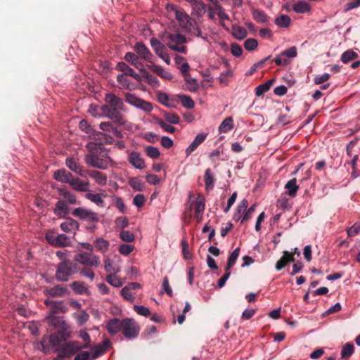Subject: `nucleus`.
Returning <instances> with one entry per match:
<instances>
[{
    "label": "nucleus",
    "mask_w": 360,
    "mask_h": 360,
    "mask_svg": "<svg viewBox=\"0 0 360 360\" xmlns=\"http://www.w3.org/2000/svg\"><path fill=\"white\" fill-rule=\"evenodd\" d=\"M105 103L101 108L103 116L118 126L125 125L127 121L122 112L125 108L122 100L114 94H107L105 96Z\"/></svg>",
    "instance_id": "nucleus-1"
},
{
    "label": "nucleus",
    "mask_w": 360,
    "mask_h": 360,
    "mask_svg": "<svg viewBox=\"0 0 360 360\" xmlns=\"http://www.w3.org/2000/svg\"><path fill=\"white\" fill-rule=\"evenodd\" d=\"M175 15L176 20L184 30L193 35L201 37L205 41H207V35L203 36L202 34V32L197 25L195 20L192 19L186 12L177 10L176 11Z\"/></svg>",
    "instance_id": "nucleus-2"
},
{
    "label": "nucleus",
    "mask_w": 360,
    "mask_h": 360,
    "mask_svg": "<svg viewBox=\"0 0 360 360\" xmlns=\"http://www.w3.org/2000/svg\"><path fill=\"white\" fill-rule=\"evenodd\" d=\"M79 267L73 260H65L58 264L55 277L58 281L67 282L70 277L78 273Z\"/></svg>",
    "instance_id": "nucleus-3"
},
{
    "label": "nucleus",
    "mask_w": 360,
    "mask_h": 360,
    "mask_svg": "<svg viewBox=\"0 0 360 360\" xmlns=\"http://www.w3.org/2000/svg\"><path fill=\"white\" fill-rule=\"evenodd\" d=\"M162 41L172 50L179 53H186V47L183 45L186 42V38L179 33H165L161 37Z\"/></svg>",
    "instance_id": "nucleus-4"
},
{
    "label": "nucleus",
    "mask_w": 360,
    "mask_h": 360,
    "mask_svg": "<svg viewBox=\"0 0 360 360\" xmlns=\"http://www.w3.org/2000/svg\"><path fill=\"white\" fill-rule=\"evenodd\" d=\"M140 332V326L138 323L131 318L123 319L122 333L127 339H134L138 337Z\"/></svg>",
    "instance_id": "nucleus-5"
},
{
    "label": "nucleus",
    "mask_w": 360,
    "mask_h": 360,
    "mask_svg": "<svg viewBox=\"0 0 360 360\" xmlns=\"http://www.w3.org/2000/svg\"><path fill=\"white\" fill-rule=\"evenodd\" d=\"M74 261L87 266H98L100 264V257L92 252H82L75 255Z\"/></svg>",
    "instance_id": "nucleus-6"
},
{
    "label": "nucleus",
    "mask_w": 360,
    "mask_h": 360,
    "mask_svg": "<svg viewBox=\"0 0 360 360\" xmlns=\"http://www.w3.org/2000/svg\"><path fill=\"white\" fill-rule=\"evenodd\" d=\"M89 152L85 157V161L91 160L94 155L96 158H105L108 155V151L102 143H89L86 146Z\"/></svg>",
    "instance_id": "nucleus-7"
},
{
    "label": "nucleus",
    "mask_w": 360,
    "mask_h": 360,
    "mask_svg": "<svg viewBox=\"0 0 360 360\" xmlns=\"http://www.w3.org/2000/svg\"><path fill=\"white\" fill-rule=\"evenodd\" d=\"M126 101L145 112H149L153 110V105L150 103L132 94H126Z\"/></svg>",
    "instance_id": "nucleus-8"
},
{
    "label": "nucleus",
    "mask_w": 360,
    "mask_h": 360,
    "mask_svg": "<svg viewBox=\"0 0 360 360\" xmlns=\"http://www.w3.org/2000/svg\"><path fill=\"white\" fill-rule=\"evenodd\" d=\"M134 51L137 53L140 59L150 64L153 63L154 56L143 42H136L134 46Z\"/></svg>",
    "instance_id": "nucleus-9"
},
{
    "label": "nucleus",
    "mask_w": 360,
    "mask_h": 360,
    "mask_svg": "<svg viewBox=\"0 0 360 360\" xmlns=\"http://www.w3.org/2000/svg\"><path fill=\"white\" fill-rule=\"evenodd\" d=\"M81 349L83 348L82 347V344L79 341H70L60 349L58 358L62 359L64 357L71 356L79 352Z\"/></svg>",
    "instance_id": "nucleus-10"
},
{
    "label": "nucleus",
    "mask_w": 360,
    "mask_h": 360,
    "mask_svg": "<svg viewBox=\"0 0 360 360\" xmlns=\"http://www.w3.org/2000/svg\"><path fill=\"white\" fill-rule=\"evenodd\" d=\"M81 349L83 348L82 347V344L79 341H70L60 349L58 358L62 359L64 357L71 356L79 352Z\"/></svg>",
    "instance_id": "nucleus-11"
},
{
    "label": "nucleus",
    "mask_w": 360,
    "mask_h": 360,
    "mask_svg": "<svg viewBox=\"0 0 360 360\" xmlns=\"http://www.w3.org/2000/svg\"><path fill=\"white\" fill-rule=\"evenodd\" d=\"M75 217L79 218L82 220H87L90 222L98 221L97 214L90 210H85L82 207L75 208L72 213Z\"/></svg>",
    "instance_id": "nucleus-12"
},
{
    "label": "nucleus",
    "mask_w": 360,
    "mask_h": 360,
    "mask_svg": "<svg viewBox=\"0 0 360 360\" xmlns=\"http://www.w3.org/2000/svg\"><path fill=\"white\" fill-rule=\"evenodd\" d=\"M111 162L112 160L109 155L105 156V158H96L94 155L91 160L86 161L88 165L100 169H107Z\"/></svg>",
    "instance_id": "nucleus-13"
},
{
    "label": "nucleus",
    "mask_w": 360,
    "mask_h": 360,
    "mask_svg": "<svg viewBox=\"0 0 360 360\" xmlns=\"http://www.w3.org/2000/svg\"><path fill=\"white\" fill-rule=\"evenodd\" d=\"M60 226L63 231L67 233H72L75 236L79 228V224L76 220L68 217L60 224Z\"/></svg>",
    "instance_id": "nucleus-14"
},
{
    "label": "nucleus",
    "mask_w": 360,
    "mask_h": 360,
    "mask_svg": "<svg viewBox=\"0 0 360 360\" xmlns=\"http://www.w3.org/2000/svg\"><path fill=\"white\" fill-rule=\"evenodd\" d=\"M111 342L109 340H105L102 344H98L93 348H91L92 354L91 359H95L101 355L105 353V352L110 347Z\"/></svg>",
    "instance_id": "nucleus-15"
},
{
    "label": "nucleus",
    "mask_w": 360,
    "mask_h": 360,
    "mask_svg": "<svg viewBox=\"0 0 360 360\" xmlns=\"http://www.w3.org/2000/svg\"><path fill=\"white\" fill-rule=\"evenodd\" d=\"M116 69L122 72L124 75H129L132 77L137 82H141L142 80V77L136 73L132 68H131L127 63L124 62L118 63L116 66Z\"/></svg>",
    "instance_id": "nucleus-16"
},
{
    "label": "nucleus",
    "mask_w": 360,
    "mask_h": 360,
    "mask_svg": "<svg viewBox=\"0 0 360 360\" xmlns=\"http://www.w3.org/2000/svg\"><path fill=\"white\" fill-rule=\"evenodd\" d=\"M122 324L123 319L120 320L117 318L110 319L107 323V329L108 333L113 335L117 334L118 332L122 331Z\"/></svg>",
    "instance_id": "nucleus-17"
},
{
    "label": "nucleus",
    "mask_w": 360,
    "mask_h": 360,
    "mask_svg": "<svg viewBox=\"0 0 360 360\" xmlns=\"http://www.w3.org/2000/svg\"><path fill=\"white\" fill-rule=\"evenodd\" d=\"M69 184L72 188L78 192H86L89 189V181H84L80 180L79 178L73 177L71 179Z\"/></svg>",
    "instance_id": "nucleus-18"
},
{
    "label": "nucleus",
    "mask_w": 360,
    "mask_h": 360,
    "mask_svg": "<svg viewBox=\"0 0 360 360\" xmlns=\"http://www.w3.org/2000/svg\"><path fill=\"white\" fill-rule=\"evenodd\" d=\"M66 294H68L67 288L60 285L50 288L46 290V295L51 297H63Z\"/></svg>",
    "instance_id": "nucleus-19"
},
{
    "label": "nucleus",
    "mask_w": 360,
    "mask_h": 360,
    "mask_svg": "<svg viewBox=\"0 0 360 360\" xmlns=\"http://www.w3.org/2000/svg\"><path fill=\"white\" fill-rule=\"evenodd\" d=\"M207 134L201 133L198 134L193 142L188 146V147L186 149V156H189L193 151H195L197 148L207 138Z\"/></svg>",
    "instance_id": "nucleus-20"
},
{
    "label": "nucleus",
    "mask_w": 360,
    "mask_h": 360,
    "mask_svg": "<svg viewBox=\"0 0 360 360\" xmlns=\"http://www.w3.org/2000/svg\"><path fill=\"white\" fill-rule=\"evenodd\" d=\"M69 207L65 200H60L56 202L53 210L54 214L59 218L64 217L69 214Z\"/></svg>",
    "instance_id": "nucleus-21"
},
{
    "label": "nucleus",
    "mask_w": 360,
    "mask_h": 360,
    "mask_svg": "<svg viewBox=\"0 0 360 360\" xmlns=\"http://www.w3.org/2000/svg\"><path fill=\"white\" fill-rule=\"evenodd\" d=\"M295 258L288 251H283V256L276 262V269L280 271L285 267L290 262H295Z\"/></svg>",
    "instance_id": "nucleus-22"
},
{
    "label": "nucleus",
    "mask_w": 360,
    "mask_h": 360,
    "mask_svg": "<svg viewBox=\"0 0 360 360\" xmlns=\"http://www.w3.org/2000/svg\"><path fill=\"white\" fill-rule=\"evenodd\" d=\"M66 166L75 173L83 176V167L78 162V161L72 157L68 158L65 162Z\"/></svg>",
    "instance_id": "nucleus-23"
},
{
    "label": "nucleus",
    "mask_w": 360,
    "mask_h": 360,
    "mask_svg": "<svg viewBox=\"0 0 360 360\" xmlns=\"http://www.w3.org/2000/svg\"><path fill=\"white\" fill-rule=\"evenodd\" d=\"M205 207V199L204 196L199 193L195 201V216L198 219H200L202 217Z\"/></svg>",
    "instance_id": "nucleus-24"
},
{
    "label": "nucleus",
    "mask_w": 360,
    "mask_h": 360,
    "mask_svg": "<svg viewBox=\"0 0 360 360\" xmlns=\"http://www.w3.org/2000/svg\"><path fill=\"white\" fill-rule=\"evenodd\" d=\"M73 177V175L65 169H58L53 174V178L62 183L69 184Z\"/></svg>",
    "instance_id": "nucleus-25"
},
{
    "label": "nucleus",
    "mask_w": 360,
    "mask_h": 360,
    "mask_svg": "<svg viewBox=\"0 0 360 360\" xmlns=\"http://www.w3.org/2000/svg\"><path fill=\"white\" fill-rule=\"evenodd\" d=\"M129 162L136 168L142 169L146 167L144 160L138 152H132L129 156Z\"/></svg>",
    "instance_id": "nucleus-26"
},
{
    "label": "nucleus",
    "mask_w": 360,
    "mask_h": 360,
    "mask_svg": "<svg viewBox=\"0 0 360 360\" xmlns=\"http://www.w3.org/2000/svg\"><path fill=\"white\" fill-rule=\"evenodd\" d=\"M58 193L65 200L66 203H69L70 205H75L77 203L75 195L67 190L65 188H58Z\"/></svg>",
    "instance_id": "nucleus-27"
},
{
    "label": "nucleus",
    "mask_w": 360,
    "mask_h": 360,
    "mask_svg": "<svg viewBox=\"0 0 360 360\" xmlns=\"http://www.w3.org/2000/svg\"><path fill=\"white\" fill-rule=\"evenodd\" d=\"M148 68L153 72L156 73L158 76L164 79L170 80L172 79V75L161 66L157 65L154 63L148 65Z\"/></svg>",
    "instance_id": "nucleus-28"
},
{
    "label": "nucleus",
    "mask_w": 360,
    "mask_h": 360,
    "mask_svg": "<svg viewBox=\"0 0 360 360\" xmlns=\"http://www.w3.org/2000/svg\"><path fill=\"white\" fill-rule=\"evenodd\" d=\"M285 193L291 198L297 195L299 186L297 184V179L293 178L289 180L285 185Z\"/></svg>",
    "instance_id": "nucleus-29"
},
{
    "label": "nucleus",
    "mask_w": 360,
    "mask_h": 360,
    "mask_svg": "<svg viewBox=\"0 0 360 360\" xmlns=\"http://www.w3.org/2000/svg\"><path fill=\"white\" fill-rule=\"evenodd\" d=\"M150 44L152 49L158 56L166 52V46L158 39L155 37L151 38L150 39Z\"/></svg>",
    "instance_id": "nucleus-30"
},
{
    "label": "nucleus",
    "mask_w": 360,
    "mask_h": 360,
    "mask_svg": "<svg viewBox=\"0 0 360 360\" xmlns=\"http://www.w3.org/2000/svg\"><path fill=\"white\" fill-rule=\"evenodd\" d=\"M89 175L94 179L98 184L101 186L106 185L107 176L103 172L97 170H92L89 172Z\"/></svg>",
    "instance_id": "nucleus-31"
},
{
    "label": "nucleus",
    "mask_w": 360,
    "mask_h": 360,
    "mask_svg": "<svg viewBox=\"0 0 360 360\" xmlns=\"http://www.w3.org/2000/svg\"><path fill=\"white\" fill-rule=\"evenodd\" d=\"M253 19L258 23H268L270 18L265 13V12L260 9H253L252 11Z\"/></svg>",
    "instance_id": "nucleus-32"
},
{
    "label": "nucleus",
    "mask_w": 360,
    "mask_h": 360,
    "mask_svg": "<svg viewBox=\"0 0 360 360\" xmlns=\"http://www.w3.org/2000/svg\"><path fill=\"white\" fill-rule=\"evenodd\" d=\"M68 308L64 304L63 301H55L51 302V314H56L59 313H65Z\"/></svg>",
    "instance_id": "nucleus-33"
},
{
    "label": "nucleus",
    "mask_w": 360,
    "mask_h": 360,
    "mask_svg": "<svg viewBox=\"0 0 360 360\" xmlns=\"http://www.w3.org/2000/svg\"><path fill=\"white\" fill-rule=\"evenodd\" d=\"M233 118L231 117H226L219 127V131L221 133H226L233 128Z\"/></svg>",
    "instance_id": "nucleus-34"
},
{
    "label": "nucleus",
    "mask_w": 360,
    "mask_h": 360,
    "mask_svg": "<svg viewBox=\"0 0 360 360\" xmlns=\"http://www.w3.org/2000/svg\"><path fill=\"white\" fill-rule=\"evenodd\" d=\"M72 290L77 294H85L88 292V288L85 283L82 281H74L70 285Z\"/></svg>",
    "instance_id": "nucleus-35"
},
{
    "label": "nucleus",
    "mask_w": 360,
    "mask_h": 360,
    "mask_svg": "<svg viewBox=\"0 0 360 360\" xmlns=\"http://www.w3.org/2000/svg\"><path fill=\"white\" fill-rule=\"evenodd\" d=\"M46 320L50 326L61 327L63 329H66V323L63 321H61L58 317L54 316V314H51L50 316L46 318Z\"/></svg>",
    "instance_id": "nucleus-36"
},
{
    "label": "nucleus",
    "mask_w": 360,
    "mask_h": 360,
    "mask_svg": "<svg viewBox=\"0 0 360 360\" xmlns=\"http://www.w3.org/2000/svg\"><path fill=\"white\" fill-rule=\"evenodd\" d=\"M56 241V247L64 248L71 245V241L65 234H57Z\"/></svg>",
    "instance_id": "nucleus-37"
},
{
    "label": "nucleus",
    "mask_w": 360,
    "mask_h": 360,
    "mask_svg": "<svg viewBox=\"0 0 360 360\" xmlns=\"http://www.w3.org/2000/svg\"><path fill=\"white\" fill-rule=\"evenodd\" d=\"M273 83H274V80L269 79V80L266 81V82L257 86L255 89V94L257 96H260L263 95L264 93L267 92L270 89Z\"/></svg>",
    "instance_id": "nucleus-38"
},
{
    "label": "nucleus",
    "mask_w": 360,
    "mask_h": 360,
    "mask_svg": "<svg viewBox=\"0 0 360 360\" xmlns=\"http://www.w3.org/2000/svg\"><path fill=\"white\" fill-rule=\"evenodd\" d=\"M94 244L96 250L102 253L106 252L110 246L109 242L102 238H97L95 240Z\"/></svg>",
    "instance_id": "nucleus-39"
},
{
    "label": "nucleus",
    "mask_w": 360,
    "mask_h": 360,
    "mask_svg": "<svg viewBox=\"0 0 360 360\" xmlns=\"http://www.w3.org/2000/svg\"><path fill=\"white\" fill-rule=\"evenodd\" d=\"M64 339V333L60 331L56 333H53L49 337V341L52 346L60 345Z\"/></svg>",
    "instance_id": "nucleus-40"
},
{
    "label": "nucleus",
    "mask_w": 360,
    "mask_h": 360,
    "mask_svg": "<svg viewBox=\"0 0 360 360\" xmlns=\"http://www.w3.org/2000/svg\"><path fill=\"white\" fill-rule=\"evenodd\" d=\"M290 23L291 19L287 15H281L275 19V24L279 27H288Z\"/></svg>",
    "instance_id": "nucleus-41"
},
{
    "label": "nucleus",
    "mask_w": 360,
    "mask_h": 360,
    "mask_svg": "<svg viewBox=\"0 0 360 360\" xmlns=\"http://www.w3.org/2000/svg\"><path fill=\"white\" fill-rule=\"evenodd\" d=\"M186 89L191 92H195L199 89V85L196 79H193L191 76H186L184 78Z\"/></svg>",
    "instance_id": "nucleus-42"
},
{
    "label": "nucleus",
    "mask_w": 360,
    "mask_h": 360,
    "mask_svg": "<svg viewBox=\"0 0 360 360\" xmlns=\"http://www.w3.org/2000/svg\"><path fill=\"white\" fill-rule=\"evenodd\" d=\"M354 345L351 342L346 343L341 351V357L343 359H348L354 353Z\"/></svg>",
    "instance_id": "nucleus-43"
},
{
    "label": "nucleus",
    "mask_w": 360,
    "mask_h": 360,
    "mask_svg": "<svg viewBox=\"0 0 360 360\" xmlns=\"http://www.w3.org/2000/svg\"><path fill=\"white\" fill-rule=\"evenodd\" d=\"M129 184L133 189L137 191H142L145 188L144 183L137 177L131 178L129 180Z\"/></svg>",
    "instance_id": "nucleus-44"
},
{
    "label": "nucleus",
    "mask_w": 360,
    "mask_h": 360,
    "mask_svg": "<svg viewBox=\"0 0 360 360\" xmlns=\"http://www.w3.org/2000/svg\"><path fill=\"white\" fill-rule=\"evenodd\" d=\"M292 9L297 13H304L309 11V5L305 1H300L293 5Z\"/></svg>",
    "instance_id": "nucleus-45"
},
{
    "label": "nucleus",
    "mask_w": 360,
    "mask_h": 360,
    "mask_svg": "<svg viewBox=\"0 0 360 360\" xmlns=\"http://www.w3.org/2000/svg\"><path fill=\"white\" fill-rule=\"evenodd\" d=\"M239 253H240V248H236L231 252V254L229 257V259H228V261H227V264H226L225 270H230V269L234 265L237 258L239 256Z\"/></svg>",
    "instance_id": "nucleus-46"
},
{
    "label": "nucleus",
    "mask_w": 360,
    "mask_h": 360,
    "mask_svg": "<svg viewBox=\"0 0 360 360\" xmlns=\"http://www.w3.org/2000/svg\"><path fill=\"white\" fill-rule=\"evenodd\" d=\"M206 189H212L214 186V179L210 168L207 169L204 176Z\"/></svg>",
    "instance_id": "nucleus-47"
},
{
    "label": "nucleus",
    "mask_w": 360,
    "mask_h": 360,
    "mask_svg": "<svg viewBox=\"0 0 360 360\" xmlns=\"http://www.w3.org/2000/svg\"><path fill=\"white\" fill-rule=\"evenodd\" d=\"M358 57V54L352 50H347L345 51L341 56V60L344 63H347L356 59Z\"/></svg>",
    "instance_id": "nucleus-48"
},
{
    "label": "nucleus",
    "mask_w": 360,
    "mask_h": 360,
    "mask_svg": "<svg viewBox=\"0 0 360 360\" xmlns=\"http://www.w3.org/2000/svg\"><path fill=\"white\" fill-rule=\"evenodd\" d=\"M85 198L91 202L96 203L97 205L103 207L104 201L101 198L100 194L88 193L85 195Z\"/></svg>",
    "instance_id": "nucleus-49"
},
{
    "label": "nucleus",
    "mask_w": 360,
    "mask_h": 360,
    "mask_svg": "<svg viewBox=\"0 0 360 360\" xmlns=\"http://www.w3.org/2000/svg\"><path fill=\"white\" fill-rule=\"evenodd\" d=\"M179 98L181 100V104L184 108L192 109L195 106V103L193 99L186 95H180Z\"/></svg>",
    "instance_id": "nucleus-50"
},
{
    "label": "nucleus",
    "mask_w": 360,
    "mask_h": 360,
    "mask_svg": "<svg viewBox=\"0 0 360 360\" xmlns=\"http://www.w3.org/2000/svg\"><path fill=\"white\" fill-rule=\"evenodd\" d=\"M115 274H110L106 276V281L114 287H120L123 283L115 275Z\"/></svg>",
    "instance_id": "nucleus-51"
},
{
    "label": "nucleus",
    "mask_w": 360,
    "mask_h": 360,
    "mask_svg": "<svg viewBox=\"0 0 360 360\" xmlns=\"http://www.w3.org/2000/svg\"><path fill=\"white\" fill-rule=\"evenodd\" d=\"M79 337L84 341V343L82 344V347L83 349L91 348V340L90 335H89V333L87 332L84 331V330L80 331L79 334Z\"/></svg>",
    "instance_id": "nucleus-52"
},
{
    "label": "nucleus",
    "mask_w": 360,
    "mask_h": 360,
    "mask_svg": "<svg viewBox=\"0 0 360 360\" xmlns=\"http://www.w3.org/2000/svg\"><path fill=\"white\" fill-rule=\"evenodd\" d=\"M143 77L146 82H147L148 84L151 85L153 87H156L159 86V81L155 76L152 75L151 74L147 72H145L144 75H143Z\"/></svg>",
    "instance_id": "nucleus-53"
},
{
    "label": "nucleus",
    "mask_w": 360,
    "mask_h": 360,
    "mask_svg": "<svg viewBox=\"0 0 360 360\" xmlns=\"http://www.w3.org/2000/svg\"><path fill=\"white\" fill-rule=\"evenodd\" d=\"M57 232L54 230H49L45 235V239L49 244L56 247V238L57 237Z\"/></svg>",
    "instance_id": "nucleus-54"
},
{
    "label": "nucleus",
    "mask_w": 360,
    "mask_h": 360,
    "mask_svg": "<svg viewBox=\"0 0 360 360\" xmlns=\"http://www.w3.org/2000/svg\"><path fill=\"white\" fill-rule=\"evenodd\" d=\"M120 237L123 241L127 243L132 242L135 239L134 234L129 231H121Z\"/></svg>",
    "instance_id": "nucleus-55"
},
{
    "label": "nucleus",
    "mask_w": 360,
    "mask_h": 360,
    "mask_svg": "<svg viewBox=\"0 0 360 360\" xmlns=\"http://www.w3.org/2000/svg\"><path fill=\"white\" fill-rule=\"evenodd\" d=\"M258 46V42L255 39L250 38L245 41L244 47L246 50L254 51Z\"/></svg>",
    "instance_id": "nucleus-56"
},
{
    "label": "nucleus",
    "mask_w": 360,
    "mask_h": 360,
    "mask_svg": "<svg viewBox=\"0 0 360 360\" xmlns=\"http://www.w3.org/2000/svg\"><path fill=\"white\" fill-rule=\"evenodd\" d=\"M116 227L122 231L128 226L129 221L126 217H120L115 220Z\"/></svg>",
    "instance_id": "nucleus-57"
},
{
    "label": "nucleus",
    "mask_w": 360,
    "mask_h": 360,
    "mask_svg": "<svg viewBox=\"0 0 360 360\" xmlns=\"http://www.w3.org/2000/svg\"><path fill=\"white\" fill-rule=\"evenodd\" d=\"M146 153L151 158H158L160 157V153L158 148L153 146H148L146 148Z\"/></svg>",
    "instance_id": "nucleus-58"
},
{
    "label": "nucleus",
    "mask_w": 360,
    "mask_h": 360,
    "mask_svg": "<svg viewBox=\"0 0 360 360\" xmlns=\"http://www.w3.org/2000/svg\"><path fill=\"white\" fill-rule=\"evenodd\" d=\"M134 310L139 314L143 316H149L150 311L148 307L141 305H134Z\"/></svg>",
    "instance_id": "nucleus-59"
},
{
    "label": "nucleus",
    "mask_w": 360,
    "mask_h": 360,
    "mask_svg": "<svg viewBox=\"0 0 360 360\" xmlns=\"http://www.w3.org/2000/svg\"><path fill=\"white\" fill-rule=\"evenodd\" d=\"M77 322L79 326H83L86 323V321L89 319V314L85 311H82L79 314H77L76 316Z\"/></svg>",
    "instance_id": "nucleus-60"
},
{
    "label": "nucleus",
    "mask_w": 360,
    "mask_h": 360,
    "mask_svg": "<svg viewBox=\"0 0 360 360\" xmlns=\"http://www.w3.org/2000/svg\"><path fill=\"white\" fill-rule=\"evenodd\" d=\"M122 295L128 301L134 302V295L131 293L129 288L124 287L121 290Z\"/></svg>",
    "instance_id": "nucleus-61"
},
{
    "label": "nucleus",
    "mask_w": 360,
    "mask_h": 360,
    "mask_svg": "<svg viewBox=\"0 0 360 360\" xmlns=\"http://www.w3.org/2000/svg\"><path fill=\"white\" fill-rule=\"evenodd\" d=\"M285 57L284 56H281V53L278 55L274 60V61L275 62V63L277 65H279V66H286L288 65L289 63H290V60L286 58H283Z\"/></svg>",
    "instance_id": "nucleus-62"
},
{
    "label": "nucleus",
    "mask_w": 360,
    "mask_h": 360,
    "mask_svg": "<svg viewBox=\"0 0 360 360\" xmlns=\"http://www.w3.org/2000/svg\"><path fill=\"white\" fill-rule=\"evenodd\" d=\"M134 250V246L128 244H122L119 247V252L124 255H128Z\"/></svg>",
    "instance_id": "nucleus-63"
},
{
    "label": "nucleus",
    "mask_w": 360,
    "mask_h": 360,
    "mask_svg": "<svg viewBox=\"0 0 360 360\" xmlns=\"http://www.w3.org/2000/svg\"><path fill=\"white\" fill-rule=\"evenodd\" d=\"M360 232V223H355L352 226L347 229V235L349 237L356 236Z\"/></svg>",
    "instance_id": "nucleus-64"
}]
</instances>
